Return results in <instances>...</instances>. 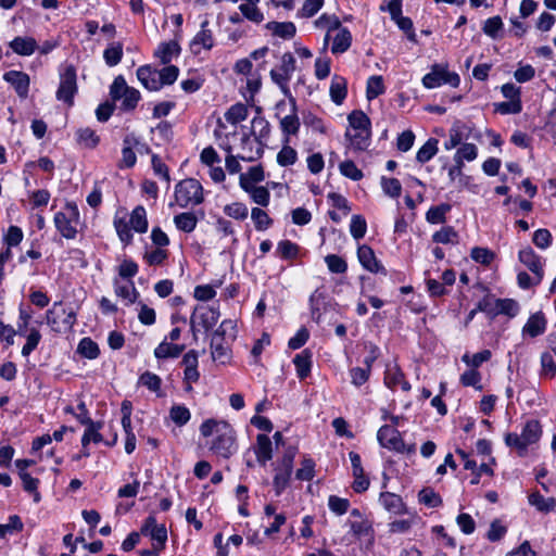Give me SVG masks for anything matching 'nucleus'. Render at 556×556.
Returning a JSON list of instances; mask_svg holds the SVG:
<instances>
[{
	"mask_svg": "<svg viewBox=\"0 0 556 556\" xmlns=\"http://www.w3.org/2000/svg\"><path fill=\"white\" fill-rule=\"evenodd\" d=\"M203 437H214L211 442V451L224 458H229L237 452L235 430L225 420L207 419L201 427Z\"/></svg>",
	"mask_w": 556,
	"mask_h": 556,
	"instance_id": "obj_1",
	"label": "nucleus"
},
{
	"mask_svg": "<svg viewBox=\"0 0 556 556\" xmlns=\"http://www.w3.org/2000/svg\"><path fill=\"white\" fill-rule=\"evenodd\" d=\"M350 129L345 137L350 140V147L356 151H365L370 144L371 123L369 117L359 110L351 112L348 116Z\"/></svg>",
	"mask_w": 556,
	"mask_h": 556,
	"instance_id": "obj_2",
	"label": "nucleus"
},
{
	"mask_svg": "<svg viewBox=\"0 0 556 556\" xmlns=\"http://www.w3.org/2000/svg\"><path fill=\"white\" fill-rule=\"evenodd\" d=\"M53 222L56 230L67 240L75 239L79 227L83 226L79 210L73 202L66 203L60 212H56Z\"/></svg>",
	"mask_w": 556,
	"mask_h": 556,
	"instance_id": "obj_3",
	"label": "nucleus"
},
{
	"mask_svg": "<svg viewBox=\"0 0 556 556\" xmlns=\"http://www.w3.org/2000/svg\"><path fill=\"white\" fill-rule=\"evenodd\" d=\"M175 201L182 207H193L204 201L203 187L194 178H187L175 186Z\"/></svg>",
	"mask_w": 556,
	"mask_h": 556,
	"instance_id": "obj_4",
	"label": "nucleus"
},
{
	"mask_svg": "<svg viewBox=\"0 0 556 556\" xmlns=\"http://www.w3.org/2000/svg\"><path fill=\"white\" fill-rule=\"evenodd\" d=\"M542 435V427L536 419L528 420L520 434L508 433L505 437V443L507 446L515 447L519 454L527 451L529 445L536 443Z\"/></svg>",
	"mask_w": 556,
	"mask_h": 556,
	"instance_id": "obj_5",
	"label": "nucleus"
},
{
	"mask_svg": "<svg viewBox=\"0 0 556 556\" xmlns=\"http://www.w3.org/2000/svg\"><path fill=\"white\" fill-rule=\"evenodd\" d=\"M110 96L113 101H121V110L124 112L134 111L141 99L139 90L129 87L125 78L118 75L110 87Z\"/></svg>",
	"mask_w": 556,
	"mask_h": 556,
	"instance_id": "obj_6",
	"label": "nucleus"
},
{
	"mask_svg": "<svg viewBox=\"0 0 556 556\" xmlns=\"http://www.w3.org/2000/svg\"><path fill=\"white\" fill-rule=\"evenodd\" d=\"M46 320L52 331L64 333L71 330L75 325L76 314L62 302H54L51 308L46 313Z\"/></svg>",
	"mask_w": 556,
	"mask_h": 556,
	"instance_id": "obj_7",
	"label": "nucleus"
},
{
	"mask_svg": "<svg viewBox=\"0 0 556 556\" xmlns=\"http://www.w3.org/2000/svg\"><path fill=\"white\" fill-rule=\"evenodd\" d=\"M477 308L479 312L485 313L491 317H495L497 315H506L510 318L518 315L520 311L519 303L514 299H494L490 295L481 299Z\"/></svg>",
	"mask_w": 556,
	"mask_h": 556,
	"instance_id": "obj_8",
	"label": "nucleus"
},
{
	"mask_svg": "<svg viewBox=\"0 0 556 556\" xmlns=\"http://www.w3.org/2000/svg\"><path fill=\"white\" fill-rule=\"evenodd\" d=\"M377 440L382 447L390 451L407 454L415 452V445H406L401 432L394 426L384 425L380 427L377 432Z\"/></svg>",
	"mask_w": 556,
	"mask_h": 556,
	"instance_id": "obj_9",
	"label": "nucleus"
},
{
	"mask_svg": "<svg viewBox=\"0 0 556 556\" xmlns=\"http://www.w3.org/2000/svg\"><path fill=\"white\" fill-rule=\"evenodd\" d=\"M460 78L458 74L450 72L446 66L435 64L431 67V71L426 74L422 78V85L427 89L438 88L442 85H448L451 87H458Z\"/></svg>",
	"mask_w": 556,
	"mask_h": 556,
	"instance_id": "obj_10",
	"label": "nucleus"
},
{
	"mask_svg": "<svg viewBox=\"0 0 556 556\" xmlns=\"http://www.w3.org/2000/svg\"><path fill=\"white\" fill-rule=\"evenodd\" d=\"M77 92L76 70L73 65H66L60 72V84L56 90V99L63 101L67 105L74 102V96Z\"/></svg>",
	"mask_w": 556,
	"mask_h": 556,
	"instance_id": "obj_11",
	"label": "nucleus"
},
{
	"mask_svg": "<svg viewBox=\"0 0 556 556\" xmlns=\"http://www.w3.org/2000/svg\"><path fill=\"white\" fill-rule=\"evenodd\" d=\"M295 71V59L291 53H285L278 68L270 71V77L285 94L288 93V83Z\"/></svg>",
	"mask_w": 556,
	"mask_h": 556,
	"instance_id": "obj_12",
	"label": "nucleus"
},
{
	"mask_svg": "<svg viewBox=\"0 0 556 556\" xmlns=\"http://www.w3.org/2000/svg\"><path fill=\"white\" fill-rule=\"evenodd\" d=\"M208 25L210 22L204 20L201 23L200 30L190 41V50L194 55L200 54L203 50L210 51L215 45L213 31L208 28Z\"/></svg>",
	"mask_w": 556,
	"mask_h": 556,
	"instance_id": "obj_13",
	"label": "nucleus"
},
{
	"mask_svg": "<svg viewBox=\"0 0 556 556\" xmlns=\"http://www.w3.org/2000/svg\"><path fill=\"white\" fill-rule=\"evenodd\" d=\"M518 258L534 275V282L541 283L544 277L541 256H539L532 248L527 247L519 251Z\"/></svg>",
	"mask_w": 556,
	"mask_h": 556,
	"instance_id": "obj_14",
	"label": "nucleus"
},
{
	"mask_svg": "<svg viewBox=\"0 0 556 556\" xmlns=\"http://www.w3.org/2000/svg\"><path fill=\"white\" fill-rule=\"evenodd\" d=\"M78 409H84L85 410V416L80 417V416H77V419L83 424V425H86L87 428L84 432V435L81 438V444L84 447H86L90 442H93V443H100L102 442L103 438L101 435V433L99 432L100 428H101V424L100 422H93L89 416H88V410L86 408V405L85 403H79L78 404Z\"/></svg>",
	"mask_w": 556,
	"mask_h": 556,
	"instance_id": "obj_15",
	"label": "nucleus"
},
{
	"mask_svg": "<svg viewBox=\"0 0 556 556\" xmlns=\"http://www.w3.org/2000/svg\"><path fill=\"white\" fill-rule=\"evenodd\" d=\"M547 319L542 311L531 314L521 329L523 338L534 339L545 333Z\"/></svg>",
	"mask_w": 556,
	"mask_h": 556,
	"instance_id": "obj_16",
	"label": "nucleus"
},
{
	"mask_svg": "<svg viewBox=\"0 0 556 556\" xmlns=\"http://www.w3.org/2000/svg\"><path fill=\"white\" fill-rule=\"evenodd\" d=\"M331 28L336 30L331 52L333 54L344 53L349 50L352 43L351 31L348 28L342 27L338 18H333Z\"/></svg>",
	"mask_w": 556,
	"mask_h": 556,
	"instance_id": "obj_17",
	"label": "nucleus"
},
{
	"mask_svg": "<svg viewBox=\"0 0 556 556\" xmlns=\"http://www.w3.org/2000/svg\"><path fill=\"white\" fill-rule=\"evenodd\" d=\"M3 79L14 88L20 98L25 99L28 97L30 85L28 74L13 70L4 73Z\"/></svg>",
	"mask_w": 556,
	"mask_h": 556,
	"instance_id": "obj_18",
	"label": "nucleus"
},
{
	"mask_svg": "<svg viewBox=\"0 0 556 556\" xmlns=\"http://www.w3.org/2000/svg\"><path fill=\"white\" fill-rule=\"evenodd\" d=\"M140 143L139 138L135 134H128L123 139L122 159L118 162L119 168L134 167L137 156L134 149Z\"/></svg>",
	"mask_w": 556,
	"mask_h": 556,
	"instance_id": "obj_19",
	"label": "nucleus"
},
{
	"mask_svg": "<svg viewBox=\"0 0 556 556\" xmlns=\"http://www.w3.org/2000/svg\"><path fill=\"white\" fill-rule=\"evenodd\" d=\"M141 533L143 535L150 536L154 544L160 545V547H164L167 540V531L165 526L157 525L156 519L153 516H149L143 526L141 527Z\"/></svg>",
	"mask_w": 556,
	"mask_h": 556,
	"instance_id": "obj_20",
	"label": "nucleus"
},
{
	"mask_svg": "<svg viewBox=\"0 0 556 556\" xmlns=\"http://www.w3.org/2000/svg\"><path fill=\"white\" fill-rule=\"evenodd\" d=\"M357 257L362 266L375 274L381 273L383 275H387L386 268L382 266V264L377 260L374 250L363 244L357 249Z\"/></svg>",
	"mask_w": 556,
	"mask_h": 556,
	"instance_id": "obj_21",
	"label": "nucleus"
},
{
	"mask_svg": "<svg viewBox=\"0 0 556 556\" xmlns=\"http://www.w3.org/2000/svg\"><path fill=\"white\" fill-rule=\"evenodd\" d=\"M379 503L386 510L393 515L409 514V509L403 502V498L395 493L382 492L379 496Z\"/></svg>",
	"mask_w": 556,
	"mask_h": 556,
	"instance_id": "obj_22",
	"label": "nucleus"
},
{
	"mask_svg": "<svg viewBox=\"0 0 556 556\" xmlns=\"http://www.w3.org/2000/svg\"><path fill=\"white\" fill-rule=\"evenodd\" d=\"M219 318V312L218 309L214 307H204L199 306L194 309V313L191 317V327L194 329V323L195 319H199L200 325L205 329L208 330L213 328Z\"/></svg>",
	"mask_w": 556,
	"mask_h": 556,
	"instance_id": "obj_23",
	"label": "nucleus"
},
{
	"mask_svg": "<svg viewBox=\"0 0 556 556\" xmlns=\"http://www.w3.org/2000/svg\"><path fill=\"white\" fill-rule=\"evenodd\" d=\"M137 78L150 91H157L162 88L159 71L149 65L140 66L137 70Z\"/></svg>",
	"mask_w": 556,
	"mask_h": 556,
	"instance_id": "obj_24",
	"label": "nucleus"
},
{
	"mask_svg": "<svg viewBox=\"0 0 556 556\" xmlns=\"http://www.w3.org/2000/svg\"><path fill=\"white\" fill-rule=\"evenodd\" d=\"M384 384L394 390L396 387H401L403 391H409L410 384L405 380L404 374L396 364L388 365L384 372Z\"/></svg>",
	"mask_w": 556,
	"mask_h": 556,
	"instance_id": "obj_25",
	"label": "nucleus"
},
{
	"mask_svg": "<svg viewBox=\"0 0 556 556\" xmlns=\"http://www.w3.org/2000/svg\"><path fill=\"white\" fill-rule=\"evenodd\" d=\"M211 354L215 362L225 364L230 358V346L226 342L225 338L218 333H213L211 339Z\"/></svg>",
	"mask_w": 556,
	"mask_h": 556,
	"instance_id": "obj_26",
	"label": "nucleus"
},
{
	"mask_svg": "<svg viewBox=\"0 0 556 556\" xmlns=\"http://www.w3.org/2000/svg\"><path fill=\"white\" fill-rule=\"evenodd\" d=\"M9 47L14 53L22 56H29L39 48L36 39L28 36L15 37L9 42Z\"/></svg>",
	"mask_w": 556,
	"mask_h": 556,
	"instance_id": "obj_27",
	"label": "nucleus"
},
{
	"mask_svg": "<svg viewBox=\"0 0 556 556\" xmlns=\"http://www.w3.org/2000/svg\"><path fill=\"white\" fill-rule=\"evenodd\" d=\"M114 291L118 298L125 301L126 305L134 304L139 296V292L135 288V285L131 280L122 283L117 279H115Z\"/></svg>",
	"mask_w": 556,
	"mask_h": 556,
	"instance_id": "obj_28",
	"label": "nucleus"
},
{
	"mask_svg": "<svg viewBox=\"0 0 556 556\" xmlns=\"http://www.w3.org/2000/svg\"><path fill=\"white\" fill-rule=\"evenodd\" d=\"M180 52V47L177 41H167L161 42L157 49L154 52L155 58H157L161 63L168 64L170 61L178 56Z\"/></svg>",
	"mask_w": 556,
	"mask_h": 556,
	"instance_id": "obj_29",
	"label": "nucleus"
},
{
	"mask_svg": "<svg viewBox=\"0 0 556 556\" xmlns=\"http://www.w3.org/2000/svg\"><path fill=\"white\" fill-rule=\"evenodd\" d=\"M113 224L119 240L125 244H130L132 241V228L126 218V213L124 212L123 215H121V213L117 212L114 216Z\"/></svg>",
	"mask_w": 556,
	"mask_h": 556,
	"instance_id": "obj_30",
	"label": "nucleus"
},
{
	"mask_svg": "<svg viewBox=\"0 0 556 556\" xmlns=\"http://www.w3.org/2000/svg\"><path fill=\"white\" fill-rule=\"evenodd\" d=\"M256 459L260 464L265 465L273 457V444L266 434H258L255 446Z\"/></svg>",
	"mask_w": 556,
	"mask_h": 556,
	"instance_id": "obj_31",
	"label": "nucleus"
},
{
	"mask_svg": "<svg viewBox=\"0 0 556 556\" xmlns=\"http://www.w3.org/2000/svg\"><path fill=\"white\" fill-rule=\"evenodd\" d=\"M185 350L184 344H174L169 343L164 339L155 349L154 356L157 359L164 358H176L178 357Z\"/></svg>",
	"mask_w": 556,
	"mask_h": 556,
	"instance_id": "obj_32",
	"label": "nucleus"
},
{
	"mask_svg": "<svg viewBox=\"0 0 556 556\" xmlns=\"http://www.w3.org/2000/svg\"><path fill=\"white\" fill-rule=\"evenodd\" d=\"M296 375L300 379H305L311 374L312 368V353L308 350H303L296 354L293 359Z\"/></svg>",
	"mask_w": 556,
	"mask_h": 556,
	"instance_id": "obj_33",
	"label": "nucleus"
},
{
	"mask_svg": "<svg viewBox=\"0 0 556 556\" xmlns=\"http://www.w3.org/2000/svg\"><path fill=\"white\" fill-rule=\"evenodd\" d=\"M243 3L239 5L242 15L251 22L261 23L264 21V15L258 9L260 0H242Z\"/></svg>",
	"mask_w": 556,
	"mask_h": 556,
	"instance_id": "obj_34",
	"label": "nucleus"
},
{
	"mask_svg": "<svg viewBox=\"0 0 556 556\" xmlns=\"http://www.w3.org/2000/svg\"><path fill=\"white\" fill-rule=\"evenodd\" d=\"M129 224L131 228L139 233H143L148 230L147 212L142 205L136 206L129 217Z\"/></svg>",
	"mask_w": 556,
	"mask_h": 556,
	"instance_id": "obj_35",
	"label": "nucleus"
},
{
	"mask_svg": "<svg viewBox=\"0 0 556 556\" xmlns=\"http://www.w3.org/2000/svg\"><path fill=\"white\" fill-rule=\"evenodd\" d=\"M243 190L250 195L251 200L260 205V206H267L270 201V192L269 190L264 186H243Z\"/></svg>",
	"mask_w": 556,
	"mask_h": 556,
	"instance_id": "obj_36",
	"label": "nucleus"
},
{
	"mask_svg": "<svg viewBox=\"0 0 556 556\" xmlns=\"http://www.w3.org/2000/svg\"><path fill=\"white\" fill-rule=\"evenodd\" d=\"M330 98L336 104H341L346 98V80L340 76H333L330 85Z\"/></svg>",
	"mask_w": 556,
	"mask_h": 556,
	"instance_id": "obj_37",
	"label": "nucleus"
},
{
	"mask_svg": "<svg viewBox=\"0 0 556 556\" xmlns=\"http://www.w3.org/2000/svg\"><path fill=\"white\" fill-rule=\"evenodd\" d=\"M280 128L285 136L283 142L289 143L290 136L296 135L300 129V121L295 113L286 115L280 121Z\"/></svg>",
	"mask_w": 556,
	"mask_h": 556,
	"instance_id": "obj_38",
	"label": "nucleus"
},
{
	"mask_svg": "<svg viewBox=\"0 0 556 556\" xmlns=\"http://www.w3.org/2000/svg\"><path fill=\"white\" fill-rule=\"evenodd\" d=\"M265 179L264 170L262 166H253L244 174L239 177V185L243 189V186L254 187L256 184L262 182Z\"/></svg>",
	"mask_w": 556,
	"mask_h": 556,
	"instance_id": "obj_39",
	"label": "nucleus"
},
{
	"mask_svg": "<svg viewBox=\"0 0 556 556\" xmlns=\"http://www.w3.org/2000/svg\"><path fill=\"white\" fill-rule=\"evenodd\" d=\"M174 224L177 227V229L185 232H191L195 229L198 219L193 213L185 212L174 217Z\"/></svg>",
	"mask_w": 556,
	"mask_h": 556,
	"instance_id": "obj_40",
	"label": "nucleus"
},
{
	"mask_svg": "<svg viewBox=\"0 0 556 556\" xmlns=\"http://www.w3.org/2000/svg\"><path fill=\"white\" fill-rule=\"evenodd\" d=\"M478 156V149L473 143H464L462 144L455 155L454 163H459L464 165V162H471L476 160Z\"/></svg>",
	"mask_w": 556,
	"mask_h": 556,
	"instance_id": "obj_41",
	"label": "nucleus"
},
{
	"mask_svg": "<svg viewBox=\"0 0 556 556\" xmlns=\"http://www.w3.org/2000/svg\"><path fill=\"white\" fill-rule=\"evenodd\" d=\"M299 252L300 247L290 240H281L277 244L276 253L283 260H295Z\"/></svg>",
	"mask_w": 556,
	"mask_h": 556,
	"instance_id": "obj_42",
	"label": "nucleus"
},
{
	"mask_svg": "<svg viewBox=\"0 0 556 556\" xmlns=\"http://www.w3.org/2000/svg\"><path fill=\"white\" fill-rule=\"evenodd\" d=\"M384 91L386 87L382 76L375 75L368 78L366 86V97L368 100L378 98L380 94L384 93Z\"/></svg>",
	"mask_w": 556,
	"mask_h": 556,
	"instance_id": "obj_43",
	"label": "nucleus"
},
{
	"mask_svg": "<svg viewBox=\"0 0 556 556\" xmlns=\"http://www.w3.org/2000/svg\"><path fill=\"white\" fill-rule=\"evenodd\" d=\"M438 142L434 138L428 139L417 151L416 160L421 164L430 161L438 152Z\"/></svg>",
	"mask_w": 556,
	"mask_h": 556,
	"instance_id": "obj_44",
	"label": "nucleus"
},
{
	"mask_svg": "<svg viewBox=\"0 0 556 556\" xmlns=\"http://www.w3.org/2000/svg\"><path fill=\"white\" fill-rule=\"evenodd\" d=\"M529 503L541 511H552L556 508V500L554 497H544L540 493H532L529 496Z\"/></svg>",
	"mask_w": 556,
	"mask_h": 556,
	"instance_id": "obj_45",
	"label": "nucleus"
},
{
	"mask_svg": "<svg viewBox=\"0 0 556 556\" xmlns=\"http://www.w3.org/2000/svg\"><path fill=\"white\" fill-rule=\"evenodd\" d=\"M123 58V45L121 42L111 43L103 52V59L109 66L117 65Z\"/></svg>",
	"mask_w": 556,
	"mask_h": 556,
	"instance_id": "obj_46",
	"label": "nucleus"
},
{
	"mask_svg": "<svg viewBox=\"0 0 556 556\" xmlns=\"http://www.w3.org/2000/svg\"><path fill=\"white\" fill-rule=\"evenodd\" d=\"M248 117V108L243 103H236L231 105L225 113V118L228 123L236 125Z\"/></svg>",
	"mask_w": 556,
	"mask_h": 556,
	"instance_id": "obj_47",
	"label": "nucleus"
},
{
	"mask_svg": "<svg viewBox=\"0 0 556 556\" xmlns=\"http://www.w3.org/2000/svg\"><path fill=\"white\" fill-rule=\"evenodd\" d=\"M251 218L254 223L255 229L258 231L267 230L273 225V219L260 207L252 208Z\"/></svg>",
	"mask_w": 556,
	"mask_h": 556,
	"instance_id": "obj_48",
	"label": "nucleus"
},
{
	"mask_svg": "<svg viewBox=\"0 0 556 556\" xmlns=\"http://www.w3.org/2000/svg\"><path fill=\"white\" fill-rule=\"evenodd\" d=\"M450 211L451 205L446 203L431 206L426 213V219L430 224H442L445 222V215Z\"/></svg>",
	"mask_w": 556,
	"mask_h": 556,
	"instance_id": "obj_49",
	"label": "nucleus"
},
{
	"mask_svg": "<svg viewBox=\"0 0 556 556\" xmlns=\"http://www.w3.org/2000/svg\"><path fill=\"white\" fill-rule=\"evenodd\" d=\"M408 518L406 519H397L391 521L388 527L391 533H406L410 530L413 525L417 521V516L414 513L407 514Z\"/></svg>",
	"mask_w": 556,
	"mask_h": 556,
	"instance_id": "obj_50",
	"label": "nucleus"
},
{
	"mask_svg": "<svg viewBox=\"0 0 556 556\" xmlns=\"http://www.w3.org/2000/svg\"><path fill=\"white\" fill-rule=\"evenodd\" d=\"M77 140L86 148L93 149L98 146L100 138L96 131L89 127L80 128L76 131Z\"/></svg>",
	"mask_w": 556,
	"mask_h": 556,
	"instance_id": "obj_51",
	"label": "nucleus"
},
{
	"mask_svg": "<svg viewBox=\"0 0 556 556\" xmlns=\"http://www.w3.org/2000/svg\"><path fill=\"white\" fill-rule=\"evenodd\" d=\"M77 351L80 355L89 359H94L100 354L98 344L90 338H83L78 344Z\"/></svg>",
	"mask_w": 556,
	"mask_h": 556,
	"instance_id": "obj_52",
	"label": "nucleus"
},
{
	"mask_svg": "<svg viewBox=\"0 0 556 556\" xmlns=\"http://www.w3.org/2000/svg\"><path fill=\"white\" fill-rule=\"evenodd\" d=\"M270 132L269 123L261 116L252 119V134L255 136L256 141L267 139Z\"/></svg>",
	"mask_w": 556,
	"mask_h": 556,
	"instance_id": "obj_53",
	"label": "nucleus"
},
{
	"mask_svg": "<svg viewBox=\"0 0 556 556\" xmlns=\"http://www.w3.org/2000/svg\"><path fill=\"white\" fill-rule=\"evenodd\" d=\"M541 376L553 379L556 376V363L554 356L549 352L541 354Z\"/></svg>",
	"mask_w": 556,
	"mask_h": 556,
	"instance_id": "obj_54",
	"label": "nucleus"
},
{
	"mask_svg": "<svg viewBox=\"0 0 556 556\" xmlns=\"http://www.w3.org/2000/svg\"><path fill=\"white\" fill-rule=\"evenodd\" d=\"M298 160L296 151L290 147L288 143L281 148V150L277 154V163L280 166H290L293 165Z\"/></svg>",
	"mask_w": 556,
	"mask_h": 556,
	"instance_id": "obj_55",
	"label": "nucleus"
},
{
	"mask_svg": "<svg viewBox=\"0 0 556 556\" xmlns=\"http://www.w3.org/2000/svg\"><path fill=\"white\" fill-rule=\"evenodd\" d=\"M367 230V223L362 215H353L350 224V232L356 240L364 238Z\"/></svg>",
	"mask_w": 556,
	"mask_h": 556,
	"instance_id": "obj_56",
	"label": "nucleus"
},
{
	"mask_svg": "<svg viewBox=\"0 0 556 556\" xmlns=\"http://www.w3.org/2000/svg\"><path fill=\"white\" fill-rule=\"evenodd\" d=\"M168 257V252L163 248H155L153 250L146 251L143 255V260L150 266H157L163 264V262Z\"/></svg>",
	"mask_w": 556,
	"mask_h": 556,
	"instance_id": "obj_57",
	"label": "nucleus"
},
{
	"mask_svg": "<svg viewBox=\"0 0 556 556\" xmlns=\"http://www.w3.org/2000/svg\"><path fill=\"white\" fill-rule=\"evenodd\" d=\"M418 500L421 504L434 508L442 504V498L432 489L425 488L418 493Z\"/></svg>",
	"mask_w": 556,
	"mask_h": 556,
	"instance_id": "obj_58",
	"label": "nucleus"
},
{
	"mask_svg": "<svg viewBox=\"0 0 556 556\" xmlns=\"http://www.w3.org/2000/svg\"><path fill=\"white\" fill-rule=\"evenodd\" d=\"M138 382L152 392H159L162 386V379L151 371H144L139 377Z\"/></svg>",
	"mask_w": 556,
	"mask_h": 556,
	"instance_id": "obj_59",
	"label": "nucleus"
},
{
	"mask_svg": "<svg viewBox=\"0 0 556 556\" xmlns=\"http://www.w3.org/2000/svg\"><path fill=\"white\" fill-rule=\"evenodd\" d=\"M224 213L235 219L243 220L248 217V206L241 202H233L224 207Z\"/></svg>",
	"mask_w": 556,
	"mask_h": 556,
	"instance_id": "obj_60",
	"label": "nucleus"
},
{
	"mask_svg": "<svg viewBox=\"0 0 556 556\" xmlns=\"http://www.w3.org/2000/svg\"><path fill=\"white\" fill-rule=\"evenodd\" d=\"M381 187L383 192L391 198H399L402 192V185L396 178H381Z\"/></svg>",
	"mask_w": 556,
	"mask_h": 556,
	"instance_id": "obj_61",
	"label": "nucleus"
},
{
	"mask_svg": "<svg viewBox=\"0 0 556 556\" xmlns=\"http://www.w3.org/2000/svg\"><path fill=\"white\" fill-rule=\"evenodd\" d=\"M169 415H170L172 420L177 426L186 425L190 420V417H191L190 410L186 406H182V405H174L170 408Z\"/></svg>",
	"mask_w": 556,
	"mask_h": 556,
	"instance_id": "obj_62",
	"label": "nucleus"
},
{
	"mask_svg": "<svg viewBox=\"0 0 556 556\" xmlns=\"http://www.w3.org/2000/svg\"><path fill=\"white\" fill-rule=\"evenodd\" d=\"M503 29V22L500 16H493L488 18L482 27L483 33L495 39L498 37L500 31Z\"/></svg>",
	"mask_w": 556,
	"mask_h": 556,
	"instance_id": "obj_63",
	"label": "nucleus"
},
{
	"mask_svg": "<svg viewBox=\"0 0 556 556\" xmlns=\"http://www.w3.org/2000/svg\"><path fill=\"white\" fill-rule=\"evenodd\" d=\"M328 269L333 274H344L348 270L346 262L339 255L329 254L325 257Z\"/></svg>",
	"mask_w": 556,
	"mask_h": 556,
	"instance_id": "obj_64",
	"label": "nucleus"
}]
</instances>
